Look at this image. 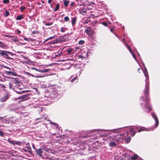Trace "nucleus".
I'll use <instances>...</instances> for the list:
<instances>
[{
	"label": "nucleus",
	"instance_id": "obj_1",
	"mask_svg": "<svg viewBox=\"0 0 160 160\" xmlns=\"http://www.w3.org/2000/svg\"><path fill=\"white\" fill-rule=\"evenodd\" d=\"M0 55L7 59L12 60L13 58L11 57H12L14 54L11 52L5 50H0Z\"/></svg>",
	"mask_w": 160,
	"mask_h": 160
},
{
	"label": "nucleus",
	"instance_id": "obj_2",
	"mask_svg": "<svg viewBox=\"0 0 160 160\" xmlns=\"http://www.w3.org/2000/svg\"><path fill=\"white\" fill-rule=\"evenodd\" d=\"M149 92V86L147 84H146V88L145 90L144 91V93L145 94V99H144V97H142V98L143 101H146L147 102V103L149 102H150V99L148 97V94Z\"/></svg>",
	"mask_w": 160,
	"mask_h": 160
},
{
	"label": "nucleus",
	"instance_id": "obj_3",
	"mask_svg": "<svg viewBox=\"0 0 160 160\" xmlns=\"http://www.w3.org/2000/svg\"><path fill=\"white\" fill-rule=\"evenodd\" d=\"M24 108V107L23 105L18 107L15 104H13L10 105L8 108V109L11 111H15L19 109H23Z\"/></svg>",
	"mask_w": 160,
	"mask_h": 160
},
{
	"label": "nucleus",
	"instance_id": "obj_4",
	"mask_svg": "<svg viewBox=\"0 0 160 160\" xmlns=\"http://www.w3.org/2000/svg\"><path fill=\"white\" fill-rule=\"evenodd\" d=\"M3 73L7 76L11 75L14 76H17V73L15 72L13 69L10 71L6 70L5 69H3Z\"/></svg>",
	"mask_w": 160,
	"mask_h": 160
},
{
	"label": "nucleus",
	"instance_id": "obj_5",
	"mask_svg": "<svg viewBox=\"0 0 160 160\" xmlns=\"http://www.w3.org/2000/svg\"><path fill=\"white\" fill-rule=\"evenodd\" d=\"M68 35H64L63 36H61L59 37L58 38H57L55 41L56 42V43L58 42H66L68 39L67 38Z\"/></svg>",
	"mask_w": 160,
	"mask_h": 160
},
{
	"label": "nucleus",
	"instance_id": "obj_6",
	"mask_svg": "<svg viewBox=\"0 0 160 160\" xmlns=\"http://www.w3.org/2000/svg\"><path fill=\"white\" fill-rule=\"evenodd\" d=\"M124 134H117V133L115 134V141L118 142L121 141V140H123V139H125L124 138Z\"/></svg>",
	"mask_w": 160,
	"mask_h": 160
},
{
	"label": "nucleus",
	"instance_id": "obj_7",
	"mask_svg": "<svg viewBox=\"0 0 160 160\" xmlns=\"http://www.w3.org/2000/svg\"><path fill=\"white\" fill-rule=\"evenodd\" d=\"M7 141L11 144H13L14 146H15L16 145H18L19 146H20L22 144V142H21L19 141H16L14 140H11L9 138H8Z\"/></svg>",
	"mask_w": 160,
	"mask_h": 160
},
{
	"label": "nucleus",
	"instance_id": "obj_8",
	"mask_svg": "<svg viewBox=\"0 0 160 160\" xmlns=\"http://www.w3.org/2000/svg\"><path fill=\"white\" fill-rule=\"evenodd\" d=\"M85 31L86 34L90 36H92L93 34V31L91 30V27H87Z\"/></svg>",
	"mask_w": 160,
	"mask_h": 160
},
{
	"label": "nucleus",
	"instance_id": "obj_9",
	"mask_svg": "<svg viewBox=\"0 0 160 160\" xmlns=\"http://www.w3.org/2000/svg\"><path fill=\"white\" fill-rule=\"evenodd\" d=\"M10 96V94H6L5 95L0 98V101L2 102L6 101L9 98Z\"/></svg>",
	"mask_w": 160,
	"mask_h": 160
},
{
	"label": "nucleus",
	"instance_id": "obj_10",
	"mask_svg": "<svg viewBox=\"0 0 160 160\" xmlns=\"http://www.w3.org/2000/svg\"><path fill=\"white\" fill-rule=\"evenodd\" d=\"M152 115L155 121V127H157L159 124V121L158 118L155 113H152Z\"/></svg>",
	"mask_w": 160,
	"mask_h": 160
},
{
	"label": "nucleus",
	"instance_id": "obj_11",
	"mask_svg": "<svg viewBox=\"0 0 160 160\" xmlns=\"http://www.w3.org/2000/svg\"><path fill=\"white\" fill-rule=\"evenodd\" d=\"M35 151L37 155L42 157V154L43 152V149L42 148H40L38 149H36Z\"/></svg>",
	"mask_w": 160,
	"mask_h": 160
},
{
	"label": "nucleus",
	"instance_id": "obj_12",
	"mask_svg": "<svg viewBox=\"0 0 160 160\" xmlns=\"http://www.w3.org/2000/svg\"><path fill=\"white\" fill-rule=\"evenodd\" d=\"M136 132L133 129H132L129 130L128 132V133L126 134L127 135L128 134H130L132 137L134 136Z\"/></svg>",
	"mask_w": 160,
	"mask_h": 160
},
{
	"label": "nucleus",
	"instance_id": "obj_13",
	"mask_svg": "<svg viewBox=\"0 0 160 160\" xmlns=\"http://www.w3.org/2000/svg\"><path fill=\"white\" fill-rule=\"evenodd\" d=\"M1 70H3V69H4V68L6 69H5L6 70H8V71H10L11 70H12L13 69L10 68L9 67L6 66H4L2 65H1Z\"/></svg>",
	"mask_w": 160,
	"mask_h": 160
},
{
	"label": "nucleus",
	"instance_id": "obj_14",
	"mask_svg": "<svg viewBox=\"0 0 160 160\" xmlns=\"http://www.w3.org/2000/svg\"><path fill=\"white\" fill-rule=\"evenodd\" d=\"M124 137L125 139H123V140H125V141L127 142V143H129L131 140V137L130 136H127V137H126V136L125 135V134L124 135Z\"/></svg>",
	"mask_w": 160,
	"mask_h": 160
},
{
	"label": "nucleus",
	"instance_id": "obj_15",
	"mask_svg": "<svg viewBox=\"0 0 160 160\" xmlns=\"http://www.w3.org/2000/svg\"><path fill=\"white\" fill-rule=\"evenodd\" d=\"M73 50V49L72 48H68L67 49V54L68 55H72L73 53H72V51Z\"/></svg>",
	"mask_w": 160,
	"mask_h": 160
},
{
	"label": "nucleus",
	"instance_id": "obj_16",
	"mask_svg": "<svg viewBox=\"0 0 160 160\" xmlns=\"http://www.w3.org/2000/svg\"><path fill=\"white\" fill-rule=\"evenodd\" d=\"M0 89L1 90L5 92H6L7 91L6 86L3 84H0Z\"/></svg>",
	"mask_w": 160,
	"mask_h": 160
},
{
	"label": "nucleus",
	"instance_id": "obj_17",
	"mask_svg": "<svg viewBox=\"0 0 160 160\" xmlns=\"http://www.w3.org/2000/svg\"><path fill=\"white\" fill-rule=\"evenodd\" d=\"M24 18L23 17V15L21 14L20 15L18 16L16 18V19L17 20H20Z\"/></svg>",
	"mask_w": 160,
	"mask_h": 160
},
{
	"label": "nucleus",
	"instance_id": "obj_18",
	"mask_svg": "<svg viewBox=\"0 0 160 160\" xmlns=\"http://www.w3.org/2000/svg\"><path fill=\"white\" fill-rule=\"evenodd\" d=\"M0 47L4 49L7 47V46L4 43L0 41Z\"/></svg>",
	"mask_w": 160,
	"mask_h": 160
},
{
	"label": "nucleus",
	"instance_id": "obj_19",
	"mask_svg": "<svg viewBox=\"0 0 160 160\" xmlns=\"http://www.w3.org/2000/svg\"><path fill=\"white\" fill-rule=\"evenodd\" d=\"M7 37H12L13 38L12 39V40L13 41H14L15 42L18 41V38L17 37H15L14 36H12L10 35H7Z\"/></svg>",
	"mask_w": 160,
	"mask_h": 160
},
{
	"label": "nucleus",
	"instance_id": "obj_20",
	"mask_svg": "<svg viewBox=\"0 0 160 160\" xmlns=\"http://www.w3.org/2000/svg\"><path fill=\"white\" fill-rule=\"evenodd\" d=\"M146 102V104H145V107L146 108V109H149V111H150V110H151V108L150 107V106L148 104V103H147V102L146 101H145Z\"/></svg>",
	"mask_w": 160,
	"mask_h": 160
},
{
	"label": "nucleus",
	"instance_id": "obj_21",
	"mask_svg": "<svg viewBox=\"0 0 160 160\" xmlns=\"http://www.w3.org/2000/svg\"><path fill=\"white\" fill-rule=\"evenodd\" d=\"M71 21V23L72 26L75 25L76 23L77 18H72Z\"/></svg>",
	"mask_w": 160,
	"mask_h": 160
},
{
	"label": "nucleus",
	"instance_id": "obj_22",
	"mask_svg": "<svg viewBox=\"0 0 160 160\" xmlns=\"http://www.w3.org/2000/svg\"><path fill=\"white\" fill-rule=\"evenodd\" d=\"M108 139L110 140V141H115V134L114 135H112L111 136L109 137L108 138Z\"/></svg>",
	"mask_w": 160,
	"mask_h": 160
},
{
	"label": "nucleus",
	"instance_id": "obj_23",
	"mask_svg": "<svg viewBox=\"0 0 160 160\" xmlns=\"http://www.w3.org/2000/svg\"><path fill=\"white\" fill-rule=\"evenodd\" d=\"M64 3L63 4L64 5V6L65 7H67L69 3L70 2V1L68 0H63Z\"/></svg>",
	"mask_w": 160,
	"mask_h": 160
},
{
	"label": "nucleus",
	"instance_id": "obj_24",
	"mask_svg": "<svg viewBox=\"0 0 160 160\" xmlns=\"http://www.w3.org/2000/svg\"><path fill=\"white\" fill-rule=\"evenodd\" d=\"M147 129L145 128L144 127H142L139 129H138V132H141L142 131H147Z\"/></svg>",
	"mask_w": 160,
	"mask_h": 160
},
{
	"label": "nucleus",
	"instance_id": "obj_25",
	"mask_svg": "<svg viewBox=\"0 0 160 160\" xmlns=\"http://www.w3.org/2000/svg\"><path fill=\"white\" fill-rule=\"evenodd\" d=\"M116 145V142H111L109 143V146L111 147L115 146Z\"/></svg>",
	"mask_w": 160,
	"mask_h": 160
},
{
	"label": "nucleus",
	"instance_id": "obj_26",
	"mask_svg": "<svg viewBox=\"0 0 160 160\" xmlns=\"http://www.w3.org/2000/svg\"><path fill=\"white\" fill-rule=\"evenodd\" d=\"M60 7V5L59 3L57 4L55 8L54 9L53 11L55 12L59 10Z\"/></svg>",
	"mask_w": 160,
	"mask_h": 160
},
{
	"label": "nucleus",
	"instance_id": "obj_27",
	"mask_svg": "<svg viewBox=\"0 0 160 160\" xmlns=\"http://www.w3.org/2000/svg\"><path fill=\"white\" fill-rule=\"evenodd\" d=\"M77 76H76L74 77L71 81L72 82H77L78 81Z\"/></svg>",
	"mask_w": 160,
	"mask_h": 160
},
{
	"label": "nucleus",
	"instance_id": "obj_28",
	"mask_svg": "<svg viewBox=\"0 0 160 160\" xmlns=\"http://www.w3.org/2000/svg\"><path fill=\"white\" fill-rule=\"evenodd\" d=\"M138 156L137 154H135L133 156L131 157V159L132 160H136L138 158Z\"/></svg>",
	"mask_w": 160,
	"mask_h": 160
},
{
	"label": "nucleus",
	"instance_id": "obj_29",
	"mask_svg": "<svg viewBox=\"0 0 160 160\" xmlns=\"http://www.w3.org/2000/svg\"><path fill=\"white\" fill-rule=\"evenodd\" d=\"M10 15L9 12L7 10H5V12L3 14V15L5 17H7Z\"/></svg>",
	"mask_w": 160,
	"mask_h": 160
},
{
	"label": "nucleus",
	"instance_id": "obj_30",
	"mask_svg": "<svg viewBox=\"0 0 160 160\" xmlns=\"http://www.w3.org/2000/svg\"><path fill=\"white\" fill-rule=\"evenodd\" d=\"M18 79L17 78H14V79L13 80H12V84L17 83L18 82Z\"/></svg>",
	"mask_w": 160,
	"mask_h": 160
},
{
	"label": "nucleus",
	"instance_id": "obj_31",
	"mask_svg": "<svg viewBox=\"0 0 160 160\" xmlns=\"http://www.w3.org/2000/svg\"><path fill=\"white\" fill-rule=\"evenodd\" d=\"M49 70V69H45L43 70H41L40 71V72H48Z\"/></svg>",
	"mask_w": 160,
	"mask_h": 160
},
{
	"label": "nucleus",
	"instance_id": "obj_32",
	"mask_svg": "<svg viewBox=\"0 0 160 160\" xmlns=\"http://www.w3.org/2000/svg\"><path fill=\"white\" fill-rule=\"evenodd\" d=\"M27 96L26 95H22L21 97H19L18 98V99H21V98H22L24 100H26V98H27Z\"/></svg>",
	"mask_w": 160,
	"mask_h": 160
},
{
	"label": "nucleus",
	"instance_id": "obj_33",
	"mask_svg": "<svg viewBox=\"0 0 160 160\" xmlns=\"http://www.w3.org/2000/svg\"><path fill=\"white\" fill-rule=\"evenodd\" d=\"M26 8L23 6H22L20 8V9L21 12H22Z\"/></svg>",
	"mask_w": 160,
	"mask_h": 160
},
{
	"label": "nucleus",
	"instance_id": "obj_34",
	"mask_svg": "<svg viewBox=\"0 0 160 160\" xmlns=\"http://www.w3.org/2000/svg\"><path fill=\"white\" fill-rule=\"evenodd\" d=\"M9 87L10 89H13L14 88V87L13 85V84L11 83H9Z\"/></svg>",
	"mask_w": 160,
	"mask_h": 160
},
{
	"label": "nucleus",
	"instance_id": "obj_35",
	"mask_svg": "<svg viewBox=\"0 0 160 160\" xmlns=\"http://www.w3.org/2000/svg\"><path fill=\"white\" fill-rule=\"evenodd\" d=\"M85 43V41L83 40H81L79 42L78 44L80 45H82Z\"/></svg>",
	"mask_w": 160,
	"mask_h": 160
},
{
	"label": "nucleus",
	"instance_id": "obj_36",
	"mask_svg": "<svg viewBox=\"0 0 160 160\" xmlns=\"http://www.w3.org/2000/svg\"><path fill=\"white\" fill-rule=\"evenodd\" d=\"M9 0H3V2L5 4H8L9 3Z\"/></svg>",
	"mask_w": 160,
	"mask_h": 160
},
{
	"label": "nucleus",
	"instance_id": "obj_37",
	"mask_svg": "<svg viewBox=\"0 0 160 160\" xmlns=\"http://www.w3.org/2000/svg\"><path fill=\"white\" fill-rule=\"evenodd\" d=\"M90 21L91 20H90L86 19L84 21V22H83V23L85 24H86L88 23L89 22H90Z\"/></svg>",
	"mask_w": 160,
	"mask_h": 160
},
{
	"label": "nucleus",
	"instance_id": "obj_38",
	"mask_svg": "<svg viewBox=\"0 0 160 160\" xmlns=\"http://www.w3.org/2000/svg\"><path fill=\"white\" fill-rule=\"evenodd\" d=\"M55 38V37L54 36H52V37H51L49 38H47L46 40L45 41H48V40H51V39H53V38Z\"/></svg>",
	"mask_w": 160,
	"mask_h": 160
},
{
	"label": "nucleus",
	"instance_id": "obj_39",
	"mask_svg": "<svg viewBox=\"0 0 160 160\" xmlns=\"http://www.w3.org/2000/svg\"><path fill=\"white\" fill-rule=\"evenodd\" d=\"M64 20L68 22L69 20V18L68 16H66L64 18Z\"/></svg>",
	"mask_w": 160,
	"mask_h": 160
},
{
	"label": "nucleus",
	"instance_id": "obj_40",
	"mask_svg": "<svg viewBox=\"0 0 160 160\" xmlns=\"http://www.w3.org/2000/svg\"><path fill=\"white\" fill-rule=\"evenodd\" d=\"M66 30V28H62L61 29V31L62 32H64L65 30Z\"/></svg>",
	"mask_w": 160,
	"mask_h": 160
},
{
	"label": "nucleus",
	"instance_id": "obj_41",
	"mask_svg": "<svg viewBox=\"0 0 160 160\" xmlns=\"http://www.w3.org/2000/svg\"><path fill=\"white\" fill-rule=\"evenodd\" d=\"M127 48H128L129 50L131 52V53H132V49L130 47L128 44H127Z\"/></svg>",
	"mask_w": 160,
	"mask_h": 160
},
{
	"label": "nucleus",
	"instance_id": "obj_42",
	"mask_svg": "<svg viewBox=\"0 0 160 160\" xmlns=\"http://www.w3.org/2000/svg\"><path fill=\"white\" fill-rule=\"evenodd\" d=\"M102 24L105 26H108V23L105 22H102Z\"/></svg>",
	"mask_w": 160,
	"mask_h": 160
},
{
	"label": "nucleus",
	"instance_id": "obj_43",
	"mask_svg": "<svg viewBox=\"0 0 160 160\" xmlns=\"http://www.w3.org/2000/svg\"><path fill=\"white\" fill-rule=\"evenodd\" d=\"M52 23H53L52 22L47 23H46L45 24V25L47 26H50V25H52Z\"/></svg>",
	"mask_w": 160,
	"mask_h": 160
},
{
	"label": "nucleus",
	"instance_id": "obj_44",
	"mask_svg": "<svg viewBox=\"0 0 160 160\" xmlns=\"http://www.w3.org/2000/svg\"><path fill=\"white\" fill-rule=\"evenodd\" d=\"M4 134L3 133V132L0 131V136L3 137L4 135Z\"/></svg>",
	"mask_w": 160,
	"mask_h": 160
},
{
	"label": "nucleus",
	"instance_id": "obj_45",
	"mask_svg": "<svg viewBox=\"0 0 160 160\" xmlns=\"http://www.w3.org/2000/svg\"><path fill=\"white\" fill-rule=\"evenodd\" d=\"M38 33V32L37 31H33L32 32L33 34H36Z\"/></svg>",
	"mask_w": 160,
	"mask_h": 160
},
{
	"label": "nucleus",
	"instance_id": "obj_46",
	"mask_svg": "<svg viewBox=\"0 0 160 160\" xmlns=\"http://www.w3.org/2000/svg\"><path fill=\"white\" fill-rule=\"evenodd\" d=\"M115 28H110V31L112 32L113 33L114 32V30Z\"/></svg>",
	"mask_w": 160,
	"mask_h": 160
},
{
	"label": "nucleus",
	"instance_id": "obj_47",
	"mask_svg": "<svg viewBox=\"0 0 160 160\" xmlns=\"http://www.w3.org/2000/svg\"><path fill=\"white\" fill-rule=\"evenodd\" d=\"M118 160H125L122 157H119L118 158Z\"/></svg>",
	"mask_w": 160,
	"mask_h": 160
},
{
	"label": "nucleus",
	"instance_id": "obj_48",
	"mask_svg": "<svg viewBox=\"0 0 160 160\" xmlns=\"http://www.w3.org/2000/svg\"><path fill=\"white\" fill-rule=\"evenodd\" d=\"M132 54V56L135 59H136V57L135 56V54L132 52V53H131Z\"/></svg>",
	"mask_w": 160,
	"mask_h": 160
},
{
	"label": "nucleus",
	"instance_id": "obj_49",
	"mask_svg": "<svg viewBox=\"0 0 160 160\" xmlns=\"http://www.w3.org/2000/svg\"><path fill=\"white\" fill-rule=\"evenodd\" d=\"M82 12H81V13H87L86 11L85 10H82Z\"/></svg>",
	"mask_w": 160,
	"mask_h": 160
},
{
	"label": "nucleus",
	"instance_id": "obj_50",
	"mask_svg": "<svg viewBox=\"0 0 160 160\" xmlns=\"http://www.w3.org/2000/svg\"><path fill=\"white\" fill-rule=\"evenodd\" d=\"M109 131H111L112 132L115 133V132H116L117 129H114L113 130H109Z\"/></svg>",
	"mask_w": 160,
	"mask_h": 160
},
{
	"label": "nucleus",
	"instance_id": "obj_51",
	"mask_svg": "<svg viewBox=\"0 0 160 160\" xmlns=\"http://www.w3.org/2000/svg\"><path fill=\"white\" fill-rule=\"evenodd\" d=\"M144 73L145 75L146 76V78H147L148 77V76H147V73H148L147 71H146V72H144Z\"/></svg>",
	"mask_w": 160,
	"mask_h": 160
},
{
	"label": "nucleus",
	"instance_id": "obj_52",
	"mask_svg": "<svg viewBox=\"0 0 160 160\" xmlns=\"http://www.w3.org/2000/svg\"><path fill=\"white\" fill-rule=\"evenodd\" d=\"M79 58H81L82 59H83L85 58L81 55L79 56Z\"/></svg>",
	"mask_w": 160,
	"mask_h": 160
},
{
	"label": "nucleus",
	"instance_id": "obj_53",
	"mask_svg": "<svg viewBox=\"0 0 160 160\" xmlns=\"http://www.w3.org/2000/svg\"><path fill=\"white\" fill-rule=\"evenodd\" d=\"M74 5V2H72L71 3L70 5L72 7Z\"/></svg>",
	"mask_w": 160,
	"mask_h": 160
},
{
	"label": "nucleus",
	"instance_id": "obj_54",
	"mask_svg": "<svg viewBox=\"0 0 160 160\" xmlns=\"http://www.w3.org/2000/svg\"><path fill=\"white\" fill-rule=\"evenodd\" d=\"M52 2V0H48V3L50 4Z\"/></svg>",
	"mask_w": 160,
	"mask_h": 160
},
{
	"label": "nucleus",
	"instance_id": "obj_55",
	"mask_svg": "<svg viewBox=\"0 0 160 160\" xmlns=\"http://www.w3.org/2000/svg\"><path fill=\"white\" fill-rule=\"evenodd\" d=\"M17 32L18 34H20L21 33V31L19 30H18Z\"/></svg>",
	"mask_w": 160,
	"mask_h": 160
},
{
	"label": "nucleus",
	"instance_id": "obj_56",
	"mask_svg": "<svg viewBox=\"0 0 160 160\" xmlns=\"http://www.w3.org/2000/svg\"><path fill=\"white\" fill-rule=\"evenodd\" d=\"M140 70V68H138V71L140 73V72L139 71Z\"/></svg>",
	"mask_w": 160,
	"mask_h": 160
},
{
	"label": "nucleus",
	"instance_id": "obj_57",
	"mask_svg": "<svg viewBox=\"0 0 160 160\" xmlns=\"http://www.w3.org/2000/svg\"><path fill=\"white\" fill-rule=\"evenodd\" d=\"M28 38H24V39L25 40H26V41H27V40H28Z\"/></svg>",
	"mask_w": 160,
	"mask_h": 160
},
{
	"label": "nucleus",
	"instance_id": "obj_58",
	"mask_svg": "<svg viewBox=\"0 0 160 160\" xmlns=\"http://www.w3.org/2000/svg\"><path fill=\"white\" fill-rule=\"evenodd\" d=\"M32 69H34V70H37H37H37V69H36V68H32Z\"/></svg>",
	"mask_w": 160,
	"mask_h": 160
},
{
	"label": "nucleus",
	"instance_id": "obj_59",
	"mask_svg": "<svg viewBox=\"0 0 160 160\" xmlns=\"http://www.w3.org/2000/svg\"><path fill=\"white\" fill-rule=\"evenodd\" d=\"M115 160H118V158H115L114 159Z\"/></svg>",
	"mask_w": 160,
	"mask_h": 160
},
{
	"label": "nucleus",
	"instance_id": "obj_60",
	"mask_svg": "<svg viewBox=\"0 0 160 160\" xmlns=\"http://www.w3.org/2000/svg\"><path fill=\"white\" fill-rule=\"evenodd\" d=\"M44 2L43 1L42 2V3H43Z\"/></svg>",
	"mask_w": 160,
	"mask_h": 160
},
{
	"label": "nucleus",
	"instance_id": "obj_61",
	"mask_svg": "<svg viewBox=\"0 0 160 160\" xmlns=\"http://www.w3.org/2000/svg\"><path fill=\"white\" fill-rule=\"evenodd\" d=\"M115 35L117 37H118V36H117V35Z\"/></svg>",
	"mask_w": 160,
	"mask_h": 160
},
{
	"label": "nucleus",
	"instance_id": "obj_62",
	"mask_svg": "<svg viewBox=\"0 0 160 160\" xmlns=\"http://www.w3.org/2000/svg\"><path fill=\"white\" fill-rule=\"evenodd\" d=\"M21 93V92H19V93Z\"/></svg>",
	"mask_w": 160,
	"mask_h": 160
}]
</instances>
